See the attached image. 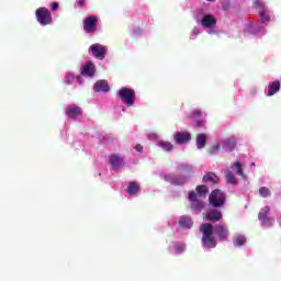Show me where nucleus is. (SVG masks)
<instances>
[{"instance_id":"obj_3","label":"nucleus","mask_w":281,"mask_h":281,"mask_svg":"<svg viewBox=\"0 0 281 281\" xmlns=\"http://www.w3.org/2000/svg\"><path fill=\"white\" fill-rule=\"evenodd\" d=\"M224 175L228 186H236L238 183L237 177H240L243 181H247L248 179L245 175V169L243 168V162H240V160L232 162L231 167L225 170Z\"/></svg>"},{"instance_id":"obj_39","label":"nucleus","mask_w":281,"mask_h":281,"mask_svg":"<svg viewBox=\"0 0 281 281\" xmlns=\"http://www.w3.org/2000/svg\"><path fill=\"white\" fill-rule=\"evenodd\" d=\"M76 3L79 8H83L85 3H87V0H76Z\"/></svg>"},{"instance_id":"obj_42","label":"nucleus","mask_w":281,"mask_h":281,"mask_svg":"<svg viewBox=\"0 0 281 281\" xmlns=\"http://www.w3.org/2000/svg\"><path fill=\"white\" fill-rule=\"evenodd\" d=\"M250 93H251V95H256V94L258 93V89L252 88V89L250 90Z\"/></svg>"},{"instance_id":"obj_9","label":"nucleus","mask_w":281,"mask_h":281,"mask_svg":"<svg viewBox=\"0 0 281 281\" xmlns=\"http://www.w3.org/2000/svg\"><path fill=\"white\" fill-rule=\"evenodd\" d=\"M226 201L227 196L225 195V192L220 189L213 190L209 195V203L212 207H223Z\"/></svg>"},{"instance_id":"obj_21","label":"nucleus","mask_w":281,"mask_h":281,"mask_svg":"<svg viewBox=\"0 0 281 281\" xmlns=\"http://www.w3.org/2000/svg\"><path fill=\"white\" fill-rule=\"evenodd\" d=\"M94 93H109L111 87H109L108 80H98L93 86Z\"/></svg>"},{"instance_id":"obj_27","label":"nucleus","mask_w":281,"mask_h":281,"mask_svg":"<svg viewBox=\"0 0 281 281\" xmlns=\"http://www.w3.org/2000/svg\"><path fill=\"white\" fill-rule=\"evenodd\" d=\"M203 183H218V176L214 172H207L202 178Z\"/></svg>"},{"instance_id":"obj_23","label":"nucleus","mask_w":281,"mask_h":281,"mask_svg":"<svg viewBox=\"0 0 281 281\" xmlns=\"http://www.w3.org/2000/svg\"><path fill=\"white\" fill-rule=\"evenodd\" d=\"M206 221H211L212 223H218L221 218H223V213L218 210H212L206 213Z\"/></svg>"},{"instance_id":"obj_40","label":"nucleus","mask_w":281,"mask_h":281,"mask_svg":"<svg viewBox=\"0 0 281 281\" xmlns=\"http://www.w3.org/2000/svg\"><path fill=\"white\" fill-rule=\"evenodd\" d=\"M222 9H223L224 11L229 10V1L223 2V3H222Z\"/></svg>"},{"instance_id":"obj_24","label":"nucleus","mask_w":281,"mask_h":281,"mask_svg":"<svg viewBox=\"0 0 281 281\" xmlns=\"http://www.w3.org/2000/svg\"><path fill=\"white\" fill-rule=\"evenodd\" d=\"M130 32L132 36H135L136 38H138V36H144V33L148 31H146L144 26L137 23V24H132L130 26Z\"/></svg>"},{"instance_id":"obj_34","label":"nucleus","mask_w":281,"mask_h":281,"mask_svg":"<svg viewBox=\"0 0 281 281\" xmlns=\"http://www.w3.org/2000/svg\"><path fill=\"white\" fill-rule=\"evenodd\" d=\"M200 34H203V30L199 26H194L190 35V41H196V36H200Z\"/></svg>"},{"instance_id":"obj_29","label":"nucleus","mask_w":281,"mask_h":281,"mask_svg":"<svg viewBox=\"0 0 281 281\" xmlns=\"http://www.w3.org/2000/svg\"><path fill=\"white\" fill-rule=\"evenodd\" d=\"M205 144H207V136L205 134H199L196 136V148L202 150V148H205Z\"/></svg>"},{"instance_id":"obj_19","label":"nucleus","mask_w":281,"mask_h":281,"mask_svg":"<svg viewBox=\"0 0 281 281\" xmlns=\"http://www.w3.org/2000/svg\"><path fill=\"white\" fill-rule=\"evenodd\" d=\"M82 115V109L76 104L68 105L66 108V116L68 120H76V117H80Z\"/></svg>"},{"instance_id":"obj_7","label":"nucleus","mask_w":281,"mask_h":281,"mask_svg":"<svg viewBox=\"0 0 281 281\" xmlns=\"http://www.w3.org/2000/svg\"><path fill=\"white\" fill-rule=\"evenodd\" d=\"M100 20L95 15H89L83 20V32L86 34L95 35L100 32Z\"/></svg>"},{"instance_id":"obj_12","label":"nucleus","mask_w":281,"mask_h":281,"mask_svg":"<svg viewBox=\"0 0 281 281\" xmlns=\"http://www.w3.org/2000/svg\"><path fill=\"white\" fill-rule=\"evenodd\" d=\"M109 164L112 170H122L126 166V158L121 154H111L109 156Z\"/></svg>"},{"instance_id":"obj_15","label":"nucleus","mask_w":281,"mask_h":281,"mask_svg":"<svg viewBox=\"0 0 281 281\" xmlns=\"http://www.w3.org/2000/svg\"><path fill=\"white\" fill-rule=\"evenodd\" d=\"M80 74L85 78H93L95 76V64L93 61L88 60L80 67Z\"/></svg>"},{"instance_id":"obj_14","label":"nucleus","mask_w":281,"mask_h":281,"mask_svg":"<svg viewBox=\"0 0 281 281\" xmlns=\"http://www.w3.org/2000/svg\"><path fill=\"white\" fill-rule=\"evenodd\" d=\"M269 212H271V207L269 206H263L259 212L258 218L262 227L273 226V218L269 217Z\"/></svg>"},{"instance_id":"obj_1","label":"nucleus","mask_w":281,"mask_h":281,"mask_svg":"<svg viewBox=\"0 0 281 281\" xmlns=\"http://www.w3.org/2000/svg\"><path fill=\"white\" fill-rule=\"evenodd\" d=\"M200 233L202 234L201 247L204 251H212L216 249L218 245L217 240L222 243L229 238V228L225 224H217L213 226L211 223H203L199 227ZM217 236V240L216 237Z\"/></svg>"},{"instance_id":"obj_10","label":"nucleus","mask_w":281,"mask_h":281,"mask_svg":"<svg viewBox=\"0 0 281 281\" xmlns=\"http://www.w3.org/2000/svg\"><path fill=\"white\" fill-rule=\"evenodd\" d=\"M188 250V244L184 240L175 239L169 243L168 251L171 256H183Z\"/></svg>"},{"instance_id":"obj_31","label":"nucleus","mask_w":281,"mask_h":281,"mask_svg":"<svg viewBox=\"0 0 281 281\" xmlns=\"http://www.w3.org/2000/svg\"><path fill=\"white\" fill-rule=\"evenodd\" d=\"M138 24L140 27H144L145 32H148L153 25V20L149 16H145L140 22H138Z\"/></svg>"},{"instance_id":"obj_13","label":"nucleus","mask_w":281,"mask_h":281,"mask_svg":"<svg viewBox=\"0 0 281 281\" xmlns=\"http://www.w3.org/2000/svg\"><path fill=\"white\" fill-rule=\"evenodd\" d=\"M88 52L91 53L92 56L98 60H104V58H106V46L100 43L92 44L88 48Z\"/></svg>"},{"instance_id":"obj_16","label":"nucleus","mask_w":281,"mask_h":281,"mask_svg":"<svg viewBox=\"0 0 281 281\" xmlns=\"http://www.w3.org/2000/svg\"><path fill=\"white\" fill-rule=\"evenodd\" d=\"M178 227L183 232H190L194 227V221L190 215H182L178 221Z\"/></svg>"},{"instance_id":"obj_18","label":"nucleus","mask_w":281,"mask_h":281,"mask_svg":"<svg viewBox=\"0 0 281 281\" xmlns=\"http://www.w3.org/2000/svg\"><path fill=\"white\" fill-rule=\"evenodd\" d=\"M238 144V139L235 136H231L225 138L222 142V148L224 153H234L236 150V145Z\"/></svg>"},{"instance_id":"obj_5","label":"nucleus","mask_w":281,"mask_h":281,"mask_svg":"<svg viewBox=\"0 0 281 281\" xmlns=\"http://www.w3.org/2000/svg\"><path fill=\"white\" fill-rule=\"evenodd\" d=\"M35 19L41 27H47V25L54 24V18L52 11L45 7H40L35 10Z\"/></svg>"},{"instance_id":"obj_22","label":"nucleus","mask_w":281,"mask_h":281,"mask_svg":"<svg viewBox=\"0 0 281 281\" xmlns=\"http://www.w3.org/2000/svg\"><path fill=\"white\" fill-rule=\"evenodd\" d=\"M142 188L138 182L131 181L127 183L126 192L130 196H137L139 194Z\"/></svg>"},{"instance_id":"obj_2","label":"nucleus","mask_w":281,"mask_h":281,"mask_svg":"<svg viewBox=\"0 0 281 281\" xmlns=\"http://www.w3.org/2000/svg\"><path fill=\"white\" fill-rule=\"evenodd\" d=\"M252 10L258 13V22H248L245 24L244 32L254 36H265L267 34V25L271 23L273 11L267 5L263 0H252Z\"/></svg>"},{"instance_id":"obj_36","label":"nucleus","mask_w":281,"mask_h":281,"mask_svg":"<svg viewBox=\"0 0 281 281\" xmlns=\"http://www.w3.org/2000/svg\"><path fill=\"white\" fill-rule=\"evenodd\" d=\"M221 150V144H215V145H212L210 151H209V155H218Z\"/></svg>"},{"instance_id":"obj_33","label":"nucleus","mask_w":281,"mask_h":281,"mask_svg":"<svg viewBox=\"0 0 281 281\" xmlns=\"http://www.w3.org/2000/svg\"><path fill=\"white\" fill-rule=\"evenodd\" d=\"M157 146L162 148V150H166V153H170V150H172V148H173L172 143L166 142V140H159L157 143Z\"/></svg>"},{"instance_id":"obj_26","label":"nucleus","mask_w":281,"mask_h":281,"mask_svg":"<svg viewBox=\"0 0 281 281\" xmlns=\"http://www.w3.org/2000/svg\"><path fill=\"white\" fill-rule=\"evenodd\" d=\"M173 139L178 144H186V142H190V134L177 132L173 136Z\"/></svg>"},{"instance_id":"obj_44","label":"nucleus","mask_w":281,"mask_h":281,"mask_svg":"<svg viewBox=\"0 0 281 281\" xmlns=\"http://www.w3.org/2000/svg\"><path fill=\"white\" fill-rule=\"evenodd\" d=\"M206 1H209L210 3H214V1H216V0H206Z\"/></svg>"},{"instance_id":"obj_28","label":"nucleus","mask_w":281,"mask_h":281,"mask_svg":"<svg viewBox=\"0 0 281 281\" xmlns=\"http://www.w3.org/2000/svg\"><path fill=\"white\" fill-rule=\"evenodd\" d=\"M247 243L245 235H236L233 237L234 247H243Z\"/></svg>"},{"instance_id":"obj_32","label":"nucleus","mask_w":281,"mask_h":281,"mask_svg":"<svg viewBox=\"0 0 281 281\" xmlns=\"http://www.w3.org/2000/svg\"><path fill=\"white\" fill-rule=\"evenodd\" d=\"M72 82H76V74L74 72H66L64 76V85H71Z\"/></svg>"},{"instance_id":"obj_8","label":"nucleus","mask_w":281,"mask_h":281,"mask_svg":"<svg viewBox=\"0 0 281 281\" xmlns=\"http://www.w3.org/2000/svg\"><path fill=\"white\" fill-rule=\"evenodd\" d=\"M165 181H167V183H170L171 186L181 188L187 183H190V181H192V177H190V175L175 176L173 173H167L165 175Z\"/></svg>"},{"instance_id":"obj_17","label":"nucleus","mask_w":281,"mask_h":281,"mask_svg":"<svg viewBox=\"0 0 281 281\" xmlns=\"http://www.w3.org/2000/svg\"><path fill=\"white\" fill-rule=\"evenodd\" d=\"M201 110H192L187 117L188 120H191L198 128H203V126H205V121L201 120Z\"/></svg>"},{"instance_id":"obj_20","label":"nucleus","mask_w":281,"mask_h":281,"mask_svg":"<svg viewBox=\"0 0 281 281\" xmlns=\"http://www.w3.org/2000/svg\"><path fill=\"white\" fill-rule=\"evenodd\" d=\"M280 89H281V86L279 80L271 81L268 85V88L265 91V94L267 95V98H273L276 93H280Z\"/></svg>"},{"instance_id":"obj_43","label":"nucleus","mask_w":281,"mask_h":281,"mask_svg":"<svg viewBox=\"0 0 281 281\" xmlns=\"http://www.w3.org/2000/svg\"><path fill=\"white\" fill-rule=\"evenodd\" d=\"M254 168H256V162L250 164V170L254 171Z\"/></svg>"},{"instance_id":"obj_46","label":"nucleus","mask_w":281,"mask_h":281,"mask_svg":"<svg viewBox=\"0 0 281 281\" xmlns=\"http://www.w3.org/2000/svg\"><path fill=\"white\" fill-rule=\"evenodd\" d=\"M279 82H280V87H281V77H280V80H279Z\"/></svg>"},{"instance_id":"obj_30","label":"nucleus","mask_w":281,"mask_h":281,"mask_svg":"<svg viewBox=\"0 0 281 281\" xmlns=\"http://www.w3.org/2000/svg\"><path fill=\"white\" fill-rule=\"evenodd\" d=\"M177 170H181L182 172H187V175H192L194 173V167L189 164H179L177 166Z\"/></svg>"},{"instance_id":"obj_11","label":"nucleus","mask_w":281,"mask_h":281,"mask_svg":"<svg viewBox=\"0 0 281 281\" xmlns=\"http://www.w3.org/2000/svg\"><path fill=\"white\" fill-rule=\"evenodd\" d=\"M188 200L190 201V210L193 214H201L203 209L205 207V202L199 199L195 191H190L188 195Z\"/></svg>"},{"instance_id":"obj_35","label":"nucleus","mask_w":281,"mask_h":281,"mask_svg":"<svg viewBox=\"0 0 281 281\" xmlns=\"http://www.w3.org/2000/svg\"><path fill=\"white\" fill-rule=\"evenodd\" d=\"M259 194L262 196V199H269V196H271V190H269L267 187H261L259 189Z\"/></svg>"},{"instance_id":"obj_4","label":"nucleus","mask_w":281,"mask_h":281,"mask_svg":"<svg viewBox=\"0 0 281 281\" xmlns=\"http://www.w3.org/2000/svg\"><path fill=\"white\" fill-rule=\"evenodd\" d=\"M196 23L205 30L206 34H210L211 36L218 34V31L216 30L218 19L213 13L200 12V19L196 20Z\"/></svg>"},{"instance_id":"obj_41","label":"nucleus","mask_w":281,"mask_h":281,"mask_svg":"<svg viewBox=\"0 0 281 281\" xmlns=\"http://www.w3.org/2000/svg\"><path fill=\"white\" fill-rule=\"evenodd\" d=\"M75 80H77L78 85H83L85 83L81 76H77V77L75 76Z\"/></svg>"},{"instance_id":"obj_37","label":"nucleus","mask_w":281,"mask_h":281,"mask_svg":"<svg viewBox=\"0 0 281 281\" xmlns=\"http://www.w3.org/2000/svg\"><path fill=\"white\" fill-rule=\"evenodd\" d=\"M50 10L52 12H56L58 10V2H50Z\"/></svg>"},{"instance_id":"obj_25","label":"nucleus","mask_w":281,"mask_h":281,"mask_svg":"<svg viewBox=\"0 0 281 281\" xmlns=\"http://www.w3.org/2000/svg\"><path fill=\"white\" fill-rule=\"evenodd\" d=\"M209 193L210 189L205 184H201L195 188V194L198 199H206Z\"/></svg>"},{"instance_id":"obj_45","label":"nucleus","mask_w":281,"mask_h":281,"mask_svg":"<svg viewBox=\"0 0 281 281\" xmlns=\"http://www.w3.org/2000/svg\"><path fill=\"white\" fill-rule=\"evenodd\" d=\"M151 137H154V138L157 137V134H153Z\"/></svg>"},{"instance_id":"obj_6","label":"nucleus","mask_w":281,"mask_h":281,"mask_svg":"<svg viewBox=\"0 0 281 281\" xmlns=\"http://www.w3.org/2000/svg\"><path fill=\"white\" fill-rule=\"evenodd\" d=\"M119 98L122 104L125 106H135V100H137V94L135 89L123 87L119 90Z\"/></svg>"},{"instance_id":"obj_38","label":"nucleus","mask_w":281,"mask_h":281,"mask_svg":"<svg viewBox=\"0 0 281 281\" xmlns=\"http://www.w3.org/2000/svg\"><path fill=\"white\" fill-rule=\"evenodd\" d=\"M134 150H136V153H144V146H142L140 144H137L134 147Z\"/></svg>"}]
</instances>
